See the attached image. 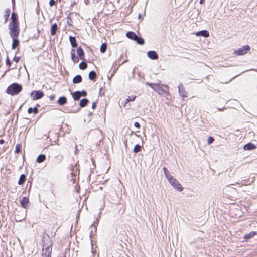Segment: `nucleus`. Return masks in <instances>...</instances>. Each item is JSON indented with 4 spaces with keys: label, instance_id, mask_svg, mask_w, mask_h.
I'll return each mask as SVG.
<instances>
[{
    "label": "nucleus",
    "instance_id": "obj_1",
    "mask_svg": "<svg viewBox=\"0 0 257 257\" xmlns=\"http://www.w3.org/2000/svg\"><path fill=\"white\" fill-rule=\"evenodd\" d=\"M146 84L149 85L153 89L154 91H156L159 94L162 95L167 92L166 90L164 89L168 90L167 86H164L163 85H161L160 84L158 83H150L149 82H147Z\"/></svg>",
    "mask_w": 257,
    "mask_h": 257
},
{
    "label": "nucleus",
    "instance_id": "obj_48",
    "mask_svg": "<svg viewBox=\"0 0 257 257\" xmlns=\"http://www.w3.org/2000/svg\"><path fill=\"white\" fill-rule=\"evenodd\" d=\"M4 143V140L3 139L0 140V144H3Z\"/></svg>",
    "mask_w": 257,
    "mask_h": 257
},
{
    "label": "nucleus",
    "instance_id": "obj_28",
    "mask_svg": "<svg viewBox=\"0 0 257 257\" xmlns=\"http://www.w3.org/2000/svg\"><path fill=\"white\" fill-rule=\"evenodd\" d=\"M135 41H136V42L138 44L140 45H143L144 44V40H143V39L141 37H138V36L137 38H136Z\"/></svg>",
    "mask_w": 257,
    "mask_h": 257
},
{
    "label": "nucleus",
    "instance_id": "obj_30",
    "mask_svg": "<svg viewBox=\"0 0 257 257\" xmlns=\"http://www.w3.org/2000/svg\"><path fill=\"white\" fill-rule=\"evenodd\" d=\"M256 234L255 232H251L244 236L245 239H249L252 237Z\"/></svg>",
    "mask_w": 257,
    "mask_h": 257
},
{
    "label": "nucleus",
    "instance_id": "obj_5",
    "mask_svg": "<svg viewBox=\"0 0 257 257\" xmlns=\"http://www.w3.org/2000/svg\"><path fill=\"white\" fill-rule=\"evenodd\" d=\"M250 50V47L248 45H245L240 48L234 51V53L237 55H243L247 53Z\"/></svg>",
    "mask_w": 257,
    "mask_h": 257
},
{
    "label": "nucleus",
    "instance_id": "obj_46",
    "mask_svg": "<svg viewBox=\"0 0 257 257\" xmlns=\"http://www.w3.org/2000/svg\"><path fill=\"white\" fill-rule=\"evenodd\" d=\"M74 63L78 62V59L77 57H76L75 59L72 60Z\"/></svg>",
    "mask_w": 257,
    "mask_h": 257
},
{
    "label": "nucleus",
    "instance_id": "obj_49",
    "mask_svg": "<svg viewBox=\"0 0 257 257\" xmlns=\"http://www.w3.org/2000/svg\"><path fill=\"white\" fill-rule=\"evenodd\" d=\"M203 2H204V0H200L199 1V3L200 4H202L203 3Z\"/></svg>",
    "mask_w": 257,
    "mask_h": 257
},
{
    "label": "nucleus",
    "instance_id": "obj_18",
    "mask_svg": "<svg viewBox=\"0 0 257 257\" xmlns=\"http://www.w3.org/2000/svg\"><path fill=\"white\" fill-rule=\"evenodd\" d=\"M57 25L56 23L53 24L51 28V35H54L57 30Z\"/></svg>",
    "mask_w": 257,
    "mask_h": 257
},
{
    "label": "nucleus",
    "instance_id": "obj_3",
    "mask_svg": "<svg viewBox=\"0 0 257 257\" xmlns=\"http://www.w3.org/2000/svg\"><path fill=\"white\" fill-rule=\"evenodd\" d=\"M9 34L12 38L17 37L19 34V28L18 23L9 24Z\"/></svg>",
    "mask_w": 257,
    "mask_h": 257
},
{
    "label": "nucleus",
    "instance_id": "obj_15",
    "mask_svg": "<svg viewBox=\"0 0 257 257\" xmlns=\"http://www.w3.org/2000/svg\"><path fill=\"white\" fill-rule=\"evenodd\" d=\"M11 22L10 24H15V23H18V20H17V15L15 13L13 12L12 13L11 15Z\"/></svg>",
    "mask_w": 257,
    "mask_h": 257
},
{
    "label": "nucleus",
    "instance_id": "obj_53",
    "mask_svg": "<svg viewBox=\"0 0 257 257\" xmlns=\"http://www.w3.org/2000/svg\"><path fill=\"white\" fill-rule=\"evenodd\" d=\"M253 70L256 71L257 72V70L256 69H252Z\"/></svg>",
    "mask_w": 257,
    "mask_h": 257
},
{
    "label": "nucleus",
    "instance_id": "obj_12",
    "mask_svg": "<svg viewBox=\"0 0 257 257\" xmlns=\"http://www.w3.org/2000/svg\"><path fill=\"white\" fill-rule=\"evenodd\" d=\"M196 36H202L204 37H208L209 36V32L207 30L200 31L196 33Z\"/></svg>",
    "mask_w": 257,
    "mask_h": 257
},
{
    "label": "nucleus",
    "instance_id": "obj_38",
    "mask_svg": "<svg viewBox=\"0 0 257 257\" xmlns=\"http://www.w3.org/2000/svg\"><path fill=\"white\" fill-rule=\"evenodd\" d=\"M71 56L72 60H74L76 58L75 54L74 53V50L73 49L72 50V51H71Z\"/></svg>",
    "mask_w": 257,
    "mask_h": 257
},
{
    "label": "nucleus",
    "instance_id": "obj_4",
    "mask_svg": "<svg viewBox=\"0 0 257 257\" xmlns=\"http://www.w3.org/2000/svg\"><path fill=\"white\" fill-rule=\"evenodd\" d=\"M168 182L171 184V185L177 191L181 192L183 190V188L182 187L181 185L178 182V181L172 176L171 178L168 179Z\"/></svg>",
    "mask_w": 257,
    "mask_h": 257
},
{
    "label": "nucleus",
    "instance_id": "obj_17",
    "mask_svg": "<svg viewBox=\"0 0 257 257\" xmlns=\"http://www.w3.org/2000/svg\"><path fill=\"white\" fill-rule=\"evenodd\" d=\"M69 41L71 43V46L73 47H76L77 46V43L75 37L73 36H70Z\"/></svg>",
    "mask_w": 257,
    "mask_h": 257
},
{
    "label": "nucleus",
    "instance_id": "obj_27",
    "mask_svg": "<svg viewBox=\"0 0 257 257\" xmlns=\"http://www.w3.org/2000/svg\"><path fill=\"white\" fill-rule=\"evenodd\" d=\"M25 178H26V177H25V175L22 174L19 178V179L18 181V184L19 185H22V184H23L25 181Z\"/></svg>",
    "mask_w": 257,
    "mask_h": 257
},
{
    "label": "nucleus",
    "instance_id": "obj_11",
    "mask_svg": "<svg viewBox=\"0 0 257 257\" xmlns=\"http://www.w3.org/2000/svg\"><path fill=\"white\" fill-rule=\"evenodd\" d=\"M243 149L245 150H252L256 149V146L252 143H249L244 145Z\"/></svg>",
    "mask_w": 257,
    "mask_h": 257
},
{
    "label": "nucleus",
    "instance_id": "obj_20",
    "mask_svg": "<svg viewBox=\"0 0 257 257\" xmlns=\"http://www.w3.org/2000/svg\"><path fill=\"white\" fill-rule=\"evenodd\" d=\"M46 159V156L44 154H41L37 157V162L39 163L43 162Z\"/></svg>",
    "mask_w": 257,
    "mask_h": 257
},
{
    "label": "nucleus",
    "instance_id": "obj_43",
    "mask_svg": "<svg viewBox=\"0 0 257 257\" xmlns=\"http://www.w3.org/2000/svg\"><path fill=\"white\" fill-rule=\"evenodd\" d=\"M55 4V1L54 0H50L49 1V5L50 6H53Z\"/></svg>",
    "mask_w": 257,
    "mask_h": 257
},
{
    "label": "nucleus",
    "instance_id": "obj_33",
    "mask_svg": "<svg viewBox=\"0 0 257 257\" xmlns=\"http://www.w3.org/2000/svg\"><path fill=\"white\" fill-rule=\"evenodd\" d=\"M106 48H107V45L106 44L104 43V44H102L100 47V51L101 53H104L106 50Z\"/></svg>",
    "mask_w": 257,
    "mask_h": 257
},
{
    "label": "nucleus",
    "instance_id": "obj_25",
    "mask_svg": "<svg viewBox=\"0 0 257 257\" xmlns=\"http://www.w3.org/2000/svg\"><path fill=\"white\" fill-rule=\"evenodd\" d=\"M88 102V100L87 99H86V98L83 99L80 101V102L79 103V105L81 107H84L86 105V104H87Z\"/></svg>",
    "mask_w": 257,
    "mask_h": 257
},
{
    "label": "nucleus",
    "instance_id": "obj_32",
    "mask_svg": "<svg viewBox=\"0 0 257 257\" xmlns=\"http://www.w3.org/2000/svg\"><path fill=\"white\" fill-rule=\"evenodd\" d=\"M141 146L139 144H137L135 146L133 151L135 153L139 152L141 150Z\"/></svg>",
    "mask_w": 257,
    "mask_h": 257
},
{
    "label": "nucleus",
    "instance_id": "obj_45",
    "mask_svg": "<svg viewBox=\"0 0 257 257\" xmlns=\"http://www.w3.org/2000/svg\"><path fill=\"white\" fill-rule=\"evenodd\" d=\"M96 103L93 102V104H92V108L93 109H95V107H96Z\"/></svg>",
    "mask_w": 257,
    "mask_h": 257
},
{
    "label": "nucleus",
    "instance_id": "obj_51",
    "mask_svg": "<svg viewBox=\"0 0 257 257\" xmlns=\"http://www.w3.org/2000/svg\"><path fill=\"white\" fill-rule=\"evenodd\" d=\"M92 234H93V231L91 230V233L90 234V236H91L92 235Z\"/></svg>",
    "mask_w": 257,
    "mask_h": 257
},
{
    "label": "nucleus",
    "instance_id": "obj_31",
    "mask_svg": "<svg viewBox=\"0 0 257 257\" xmlns=\"http://www.w3.org/2000/svg\"><path fill=\"white\" fill-rule=\"evenodd\" d=\"M46 251L45 252V254L47 256H49L50 255V253L51 252V248L50 246H48L45 249Z\"/></svg>",
    "mask_w": 257,
    "mask_h": 257
},
{
    "label": "nucleus",
    "instance_id": "obj_9",
    "mask_svg": "<svg viewBox=\"0 0 257 257\" xmlns=\"http://www.w3.org/2000/svg\"><path fill=\"white\" fill-rule=\"evenodd\" d=\"M147 56L149 58L152 60H156L158 58L157 53L154 51H148L147 52Z\"/></svg>",
    "mask_w": 257,
    "mask_h": 257
},
{
    "label": "nucleus",
    "instance_id": "obj_14",
    "mask_svg": "<svg viewBox=\"0 0 257 257\" xmlns=\"http://www.w3.org/2000/svg\"><path fill=\"white\" fill-rule=\"evenodd\" d=\"M126 36L128 38L134 40H135L137 38V35L134 32H128L127 33H126Z\"/></svg>",
    "mask_w": 257,
    "mask_h": 257
},
{
    "label": "nucleus",
    "instance_id": "obj_44",
    "mask_svg": "<svg viewBox=\"0 0 257 257\" xmlns=\"http://www.w3.org/2000/svg\"><path fill=\"white\" fill-rule=\"evenodd\" d=\"M134 126L137 127V128H139L140 127V124L139 123L137 122H136L134 123Z\"/></svg>",
    "mask_w": 257,
    "mask_h": 257
},
{
    "label": "nucleus",
    "instance_id": "obj_34",
    "mask_svg": "<svg viewBox=\"0 0 257 257\" xmlns=\"http://www.w3.org/2000/svg\"><path fill=\"white\" fill-rule=\"evenodd\" d=\"M22 215L21 218H18L17 216H16V220L21 221V220H23L25 218V217L26 216V211H23L22 213Z\"/></svg>",
    "mask_w": 257,
    "mask_h": 257
},
{
    "label": "nucleus",
    "instance_id": "obj_52",
    "mask_svg": "<svg viewBox=\"0 0 257 257\" xmlns=\"http://www.w3.org/2000/svg\"><path fill=\"white\" fill-rule=\"evenodd\" d=\"M45 251V249L44 248V247L43 248V252L44 253V252Z\"/></svg>",
    "mask_w": 257,
    "mask_h": 257
},
{
    "label": "nucleus",
    "instance_id": "obj_10",
    "mask_svg": "<svg viewBox=\"0 0 257 257\" xmlns=\"http://www.w3.org/2000/svg\"><path fill=\"white\" fill-rule=\"evenodd\" d=\"M28 202H29V199L27 197H23V198L21 199V200L20 201L21 205L24 208H28Z\"/></svg>",
    "mask_w": 257,
    "mask_h": 257
},
{
    "label": "nucleus",
    "instance_id": "obj_16",
    "mask_svg": "<svg viewBox=\"0 0 257 257\" xmlns=\"http://www.w3.org/2000/svg\"><path fill=\"white\" fill-rule=\"evenodd\" d=\"M60 105H63L67 102V99L64 96L60 97L57 101Z\"/></svg>",
    "mask_w": 257,
    "mask_h": 257
},
{
    "label": "nucleus",
    "instance_id": "obj_42",
    "mask_svg": "<svg viewBox=\"0 0 257 257\" xmlns=\"http://www.w3.org/2000/svg\"><path fill=\"white\" fill-rule=\"evenodd\" d=\"M11 61L9 59L8 57H7V59H6V64H7V65L10 66L11 65Z\"/></svg>",
    "mask_w": 257,
    "mask_h": 257
},
{
    "label": "nucleus",
    "instance_id": "obj_39",
    "mask_svg": "<svg viewBox=\"0 0 257 257\" xmlns=\"http://www.w3.org/2000/svg\"><path fill=\"white\" fill-rule=\"evenodd\" d=\"M80 94L81 95V96H86L87 95L86 92L84 90L80 91Z\"/></svg>",
    "mask_w": 257,
    "mask_h": 257
},
{
    "label": "nucleus",
    "instance_id": "obj_19",
    "mask_svg": "<svg viewBox=\"0 0 257 257\" xmlns=\"http://www.w3.org/2000/svg\"><path fill=\"white\" fill-rule=\"evenodd\" d=\"M17 37H14L13 38V43L12 45V48L13 49H15L19 45V40L17 39Z\"/></svg>",
    "mask_w": 257,
    "mask_h": 257
},
{
    "label": "nucleus",
    "instance_id": "obj_29",
    "mask_svg": "<svg viewBox=\"0 0 257 257\" xmlns=\"http://www.w3.org/2000/svg\"><path fill=\"white\" fill-rule=\"evenodd\" d=\"M87 65L85 62H82L79 64V68L81 70L85 69L87 68Z\"/></svg>",
    "mask_w": 257,
    "mask_h": 257
},
{
    "label": "nucleus",
    "instance_id": "obj_22",
    "mask_svg": "<svg viewBox=\"0 0 257 257\" xmlns=\"http://www.w3.org/2000/svg\"><path fill=\"white\" fill-rule=\"evenodd\" d=\"M163 170L164 173V174L167 179H169V178H171L172 176L170 174L169 171L168 170L167 168L165 167L163 168Z\"/></svg>",
    "mask_w": 257,
    "mask_h": 257
},
{
    "label": "nucleus",
    "instance_id": "obj_2",
    "mask_svg": "<svg viewBox=\"0 0 257 257\" xmlns=\"http://www.w3.org/2000/svg\"><path fill=\"white\" fill-rule=\"evenodd\" d=\"M22 87L21 85L15 83L8 87L7 92L11 95H14L19 93L22 91Z\"/></svg>",
    "mask_w": 257,
    "mask_h": 257
},
{
    "label": "nucleus",
    "instance_id": "obj_6",
    "mask_svg": "<svg viewBox=\"0 0 257 257\" xmlns=\"http://www.w3.org/2000/svg\"><path fill=\"white\" fill-rule=\"evenodd\" d=\"M44 96V93L41 91H33L31 93V96L33 100L41 98Z\"/></svg>",
    "mask_w": 257,
    "mask_h": 257
},
{
    "label": "nucleus",
    "instance_id": "obj_24",
    "mask_svg": "<svg viewBox=\"0 0 257 257\" xmlns=\"http://www.w3.org/2000/svg\"><path fill=\"white\" fill-rule=\"evenodd\" d=\"M38 112V109L36 107L34 108L30 107L28 109V112L29 113H33L34 114H37Z\"/></svg>",
    "mask_w": 257,
    "mask_h": 257
},
{
    "label": "nucleus",
    "instance_id": "obj_7",
    "mask_svg": "<svg viewBox=\"0 0 257 257\" xmlns=\"http://www.w3.org/2000/svg\"><path fill=\"white\" fill-rule=\"evenodd\" d=\"M178 92L179 95L182 97H187V92L185 90L183 85L182 83H180L178 86Z\"/></svg>",
    "mask_w": 257,
    "mask_h": 257
},
{
    "label": "nucleus",
    "instance_id": "obj_37",
    "mask_svg": "<svg viewBox=\"0 0 257 257\" xmlns=\"http://www.w3.org/2000/svg\"><path fill=\"white\" fill-rule=\"evenodd\" d=\"M20 151V147L19 145H17L15 148V152L16 153H19Z\"/></svg>",
    "mask_w": 257,
    "mask_h": 257
},
{
    "label": "nucleus",
    "instance_id": "obj_41",
    "mask_svg": "<svg viewBox=\"0 0 257 257\" xmlns=\"http://www.w3.org/2000/svg\"><path fill=\"white\" fill-rule=\"evenodd\" d=\"M20 60V57H14L13 58V61H15L16 63H18Z\"/></svg>",
    "mask_w": 257,
    "mask_h": 257
},
{
    "label": "nucleus",
    "instance_id": "obj_8",
    "mask_svg": "<svg viewBox=\"0 0 257 257\" xmlns=\"http://www.w3.org/2000/svg\"><path fill=\"white\" fill-rule=\"evenodd\" d=\"M136 98V95H132V96H129L124 101H122L121 103V105L122 106L124 107H126V104L128 102H129L130 101H133L135 100Z\"/></svg>",
    "mask_w": 257,
    "mask_h": 257
},
{
    "label": "nucleus",
    "instance_id": "obj_26",
    "mask_svg": "<svg viewBox=\"0 0 257 257\" xmlns=\"http://www.w3.org/2000/svg\"><path fill=\"white\" fill-rule=\"evenodd\" d=\"M96 77V74L95 72L94 71H90L89 73V78L91 80H93L95 79V78Z\"/></svg>",
    "mask_w": 257,
    "mask_h": 257
},
{
    "label": "nucleus",
    "instance_id": "obj_21",
    "mask_svg": "<svg viewBox=\"0 0 257 257\" xmlns=\"http://www.w3.org/2000/svg\"><path fill=\"white\" fill-rule=\"evenodd\" d=\"M82 81V77L80 75H78L74 77L73 79V82L74 83H79Z\"/></svg>",
    "mask_w": 257,
    "mask_h": 257
},
{
    "label": "nucleus",
    "instance_id": "obj_23",
    "mask_svg": "<svg viewBox=\"0 0 257 257\" xmlns=\"http://www.w3.org/2000/svg\"><path fill=\"white\" fill-rule=\"evenodd\" d=\"M73 97L75 100H78L80 99V98L81 97L80 91H77L75 92L73 94Z\"/></svg>",
    "mask_w": 257,
    "mask_h": 257
},
{
    "label": "nucleus",
    "instance_id": "obj_47",
    "mask_svg": "<svg viewBox=\"0 0 257 257\" xmlns=\"http://www.w3.org/2000/svg\"><path fill=\"white\" fill-rule=\"evenodd\" d=\"M54 98H55V96L54 95L50 96V99L51 100H54Z\"/></svg>",
    "mask_w": 257,
    "mask_h": 257
},
{
    "label": "nucleus",
    "instance_id": "obj_13",
    "mask_svg": "<svg viewBox=\"0 0 257 257\" xmlns=\"http://www.w3.org/2000/svg\"><path fill=\"white\" fill-rule=\"evenodd\" d=\"M77 53L81 60L84 59V53L83 49L80 47L77 49Z\"/></svg>",
    "mask_w": 257,
    "mask_h": 257
},
{
    "label": "nucleus",
    "instance_id": "obj_50",
    "mask_svg": "<svg viewBox=\"0 0 257 257\" xmlns=\"http://www.w3.org/2000/svg\"><path fill=\"white\" fill-rule=\"evenodd\" d=\"M141 18V15L140 14H138V19H140Z\"/></svg>",
    "mask_w": 257,
    "mask_h": 257
},
{
    "label": "nucleus",
    "instance_id": "obj_36",
    "mask_svg": "<svg viewBox=\"0 0 257 257\" xmlns=\"http://www.w3.org/2000/svg\"><path fill=\"white\" fill-rule=\"evenodd\" d=\"M214 141V139L212 137H209L208 138L207 142L208 144H211Z\"/></svg>",
    "mask_w": 257,
    "mask_h": 257
},
{
    "label": "nucleus",
    "instance_id": "obj_40",
    "mask_svg": "<svg viewBox=\"0 0 257 257\" xmlns=\"http://www.w3.org/2000/svg\"><path fill=\"white\" fill-rule=\"evenodd\" d=\"M98 224V222L97 221H96V222H94V224L92 225L91 226V227H92L93 226H94V232H96V226Z\"/></svg>",
    "mask_w": 257,
    "mask_h": 257
},
{
    "label": "nucleus",
    "instance_id": "obj_35",
    "mask_svg": "<svg viewBox=\"0 0 257 257\" xmlns=\"http://www.w3.org/2000/svg\"><path fill=\"white\" fill-rule=\"evenodd\" d=\"M10 9H8L5 11V14L4 15V18H5V21H6L8 19V18H9V15H10Z\"/></svg>",
    "mask_w": 257,
    "mask_h": 257
},
{
    "label": "nucleus",
    "instance_id": "obj_54",
    "mask_svg": "<svg viewBox=\"0 0 257 257\" xmlns=\"http://www.w3.org/2000/svg\"><path fill=\"white\" fill-rule=\"evenodd\" d=\"M12 2H13V3H14V0H12Z\"/></svg>",
    "mask_w": 257,
    "mask_h": 257
}]
</instances>
